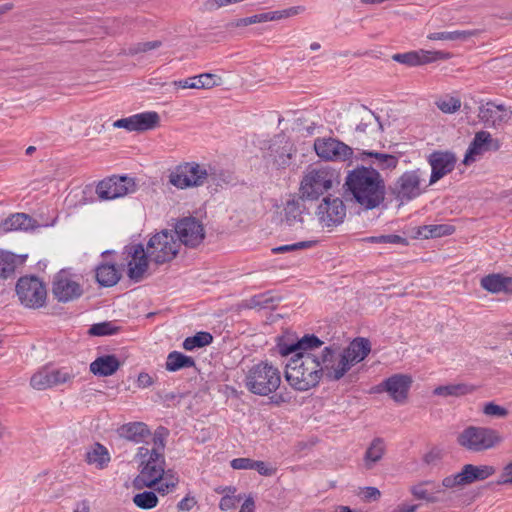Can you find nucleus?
I'll return each instance as SVG.
<instances>
[{
	"label": "nucleus",
	"mask_w": 512,
	"mask_h": 512,
	"mask_svg": "<svg viewBox=\"0 0 512 512\" xmlns=\"http://www.w3.org/2000/svg\"><path fill=\"white\" fill-rule=\"evenodd\" d=\"M315 241H301L290 245H283L272 249L273 253H286L299 249L310 248L315 245Z\"/></svg>",
	"instance_id": "52"
},
{
	"label": "nucleus",
	"mask_w": 512,
	"mask_h": 512,
	"mask_svg": "<svg viewBox=\"0 0 512 512\" xmlns=\"http://www.w3.org/2000/svg\"><path fill=\"white\" fill-rule=\"evenodd\" d=\"M135 505L141 509L149 510L157 506L158 497L152 491H144L133 497Z\"/></svg>",
	"instance_id": "44"
},
{
	"label": "nucleus",
	"mask_w": 512,
	"mask_h": 512,
	"mask_svg": "<svg viewBox=\"0 0 512 512\" xmlns=\"http://www.w3.org/2000/svg\"><path fill=\"white\" fill-rule=\"evenodd\" d=\"M153 383H154V381L148 373H145V372L139 373L138 378H137V386L139 388H147V387L151 386Z\"/></svg>",
	"instance_id": "61"
},
{
	"label": "nucleus",
	"mask_w": 512,
	"mask_h": 512,
	"mask_svg": "<svg viewBox=\"0 0 512 512\" xmlns=\"http://www.w3.org/2000/svg\"><path fill=\"white\" fill-rule=\"evenodd\" d=\"M269 21L268 13H261L248 17L249 25Z\"/></svg>",
	"instance_id": "63"
},
{
	"label": "nucleus",
	"mask_w": 512,
	"mask_h": 512,
	"mask_svg": "<svg viewBox=\"0 0 512 512\" xmlns=\"http://www.w3.org/2000/svg\"><path fill=\"white\" fill-rule=\"evenodd\" d=\"M197 505L196 498L188 493L181 501L177 504V510L179 512H189Z\"/></svg>",
	"instance_id": "55"
},
{
	"label": "nucleus",
	"mask_w": 512,
	"mask_h": 512,
	"mask_svg": "<svg viewBox=\"0 0 512 512\" xmlns=\"http://www.w3.org/2000/svg\"><path fill=\"white\" fill-rule=\"evenodd\" d=\"M417 505H410V504H400L397 507H395L392 512H415L417 510Z\"/></svg>",
	"instance_id": "64"
},
{
	"label": "nucleus",
	"mask_w": 512,
	"mask_h": 512,
	"mask_svg": "<svg viewBox=\"0 0 512 512\" xmlns=\"http://www.w3.org/2000/svg\"><path fill=\"white\" fill-rule=\"evenodd\" d=\"M253 459L250 458H235L231 461V467L233 469L242 470V469H250L252 470Z\"/></svg>",
	"instance_id": "59"
},
{
	"label": "nucleus",
	"mask_w": 512,
	"mask_h": 512,
	"mask_svg": "<svg viewBox=\"0 0 512 512\" xmlns=\"http://www.w3.org/2000/svg\"><path fill=\"white\" fill-rule=\"evenodd\" d=\"M211 166L200 165L196 162H185L176 166L169 174V183L178 189L199 187L204 185L214 175Z\"/></svg>",
	"instance_id": "6"
},
{
	"label": "nucleus",
	"mask_w": 512,
	"mask_h": 512,
	"mask_svg": "<svg viewBox=\"0 0 512 512\" xmlns=\"http://www.w3.org/2000/svg\"><path fill=\"white\" fill-rule=\"evenodd\" d=\"M180 246V242L171 231L163 230L149 239L145 251L151 262L162 265L177 256Z\"/></svg>",
	"instance_id": "7"
},
{
	"label": "nucleus",
	"mask_w": 512,
	"mask_h": 512,
	"mask_svg": "<svg viewBox=\"0 0 512 512\" xmlns=\"http://www.w3.org/2000/svg\"><path fill=\"white\" fill-rule=\"evenodd\" d=\"M161 45H162V42L159 41V40L148 41V42H141V43H137V44L129 47L127 53L129 55H136L138 53H145V52L157 49V48L161 47Z\"/></svg>",
	"instance_id": "51"
},
{
	"label": "nucleus",
	"mask_w": 512,
	"mask_h": 512,
	"mask_svg": "<svg viewBox=\"0 0 512 512\" xmlns=\"http://www.w3.org/2000/svg\"><path fill=\"white\" fill-rule=\"evenodd\" d=\"M366 158L373 159L371 166L378 171H392L399 163L398 156L375 151L362 150L357 157L361 161H365Z\"/></svg>",
	"instance_id": "28"
},
{
	"label": "nucleus",
	"mask_w": 512,
	"mask_h": 512,
	"mask_svg": "<svg viewBox=\"0 0 512 512\" xmlns=\"http://www.w3.org/2000/svg\"><path fill=\"white\" fill-rule=\"evenodd\" d=\"M239 512H255V501L251 495L245 499Z\"/></svg>",
	"instance_id": "62"
},
{
	"label": "nucleus",
	"mask_w": 512,
	"mask_h": 512,
	"mask_svg": "<svg viewBox=\"0 0 512 512\" xmlns=\"http://www.w3.org/2000/svg\"><path fill=\"white\" fill-rule=\"evenodd\" d=\"M449 58H451V54L449 52L428 51L423 49L392 55V59L395 62L408 67L421 66L438 60H447Z\"/></svg>",
	"instance_id": "22"
},
{
	"label": "nucleus",
	"mask_w": 512,
	"mask_h": 512,
	"mask_svg": "<svg viewBox=\"0 0 512 512\" xmlns=\"http://www.w3.org/2000/svg\"><path fill=\"white\" fill-rule=\"evenodd\" d=\"M385 452L384 441L381 438H375L367 448L364 456L365 466L371 469L375 463L380 461Z\"/></svg>",
	"instance_id": "39"
},
{
	"label": "nucleus",
	"mask_w": 512,
	"mask_h": 512,
	"mask_svg": "<svg viewBox=\"0 0 512 512\" xmlns=\"http://www.w3.org/2000/svg\"><path fill=\"white\" fill-rule=\"evenodd\" d=\"M499 148L500 142L498 139H494L487 131H479L475 134L463 162L469 164L475 161V157L484 151H497Z\"/></svg>",
	"instance_id": "25"
},
{
	"label": "nucleus",
	"mask_w": 512,
	"mask_h": 512,
	"mask_svg": "<svg viewBox=\"0 0 512 512\" xmlns=\"http://www.w3.org/2000/svg\"><path fill=\"white\" fill-rule=\"evenodd\" d=\"M252 470H256L262 476H272L276 473V469L264 461L254 460Z\"/></svg>",
	"instance_id": "56"
},
{
	"label": "nucleus",
	"mask_w": 512,
	"mask_h": 512,
	"mask_svg": "<svg viewBox=\"0 0 512 512\" xmlns=\"http://www.w3.org/2000/svg\"><path fill=\"white\" fill-rule=\"evenodd\" d=\"M281 384V374L277 367L268 362L253 365L245 376V387L259 396H268Z\"/></svg>",
	"instance_id": "5"
},
{
	"label": "nucleus",
	"mask_w": 512,
	"mask_h": 512,
	"mask_svg": "<svg viewBox=\"0 0 512 512\" xmlns=\"http://www.w3.org/2000/svg\"><path fill=\"white\" fill-rule=\"evenodd\" d=\"M382 131V124L379 117L366 106H362L360 114V122L357 124L352 135V142L365 145L374 134Z\"/></svg>",
	"instance_id": "19"
},
{
	"label": "nucleus",
	"mask_w": 512,
	"mask_h": 512,
	"mask_svg": "<svg viewBox=\"0 0 512 512\" xmlns=\"http://www.w3.org/2000/svg\"><path fill=\"white\" fill-rule=\"evenodd\" d=\"M495 472L496 469L490 465L476 466L473 464H466L462 467L460 472L445 477L442 480V486L445 488H454L470 485L476 481H483L487 479Z\"/></svg>",
	"instance_id": "13"
},
{
	"label": "nucleus",
	"mask_w": 512,
	"mask_h": 512,
	"mask_svg": "<svg viewBox=\"0 0 512 512\" xmlns=\"http://www.w3.org/2000/svg\"><path fill=\"white\" fill-rule=\"evenodd\" d=\"M323 342L315 335H305L291 344L279 343L278 350L282 356L294 353L286 364L285 379L298 391H306L315 387L321 379L319 357L311 352L319 348Z\"/></svg>",
	"instance_id": "1"
},
{
	"label": "nucleus",
	"mask_w": 512,
	"mask_h": 512,
	"mask_svg": "<svg viewBox=\"0 0 512 512\" xmlns=\"http://www.w3.org/2000/svg\"><path fill=\"white\" fill-rule=\"evenodd\" d=\"M195 367V360L178 351H172L168 354L165 369L169 372H176L185 368Z\"/></svg>",
	"instance_id": "35"
},
{
	"label": "nucleus",
	"mask_w": 512,
	"mask_h": 512,
	"mask_svg": "<svg viewBox=\"0 0 512 512\" xmlns=\"http://www.w3.org/2000/svg\"><path fill=\"white\" fill-rule=\"evenodd\" d=\"M118 434L129 441L135 443L139 442H152V436L147 425L143 422H131L122 425L118 429Z\"/></svg>",
	"instance_id": "29"
},
{
	"label": "nucleus",
	"mask_w": 512,
	"mask_h": 512,
	"mask_svg": "<svg viewBox=\"0 0 512 512\" xmlns=\"http://www.w3.org/2000/svg\"><path fill=\"white\" fill-rule=\"evenodd\" d=\"M123 256L127 262V276L134 282L144 278L148 269L149 257L142 244H130L125 246Z\"/></svg>",
	"instance_id": "17"
},
{
	"label": "nucleus",
	"mask_w": 512,
	"mask_h": 512,
	"mask_svg": "<svg viewBox=\"0 0 512 512\" xmlns=\"http://www.w3.org/2000/svg\"><path fill=\"white\" fill-rule=\"evenodd\" d=\"M213 341V336L209 332H198L194 336L187 337L183 342V348L191 351L195 348H202Z\"/></svg>",
	"instance_id": "42"
},
{
	"label": "nucleus",
	"mask_w": 512,
	"mask_h": 512,
	"mask_svg": "<svg viewBox=\"0 0 512 512\" xmlns=\"http://www.w3.org/2000/svg\"><path fill=\"white\" fill-rule=\"evenodd\" d=\"M242 499L241 495L235 496L234 494H226L224 495L219 503V508L222 511H228L236 507V504L240 502Z\"/></svg>",
	"instance_id": "54"
},
{
	"label": "nucleus",
	"mask_w": 512,
	"mask_h": 512,
	"mask_svg": "<svg viewBox=\"0 0 512 512\" xmlns=\"http://www.w3.org/2000/svg\"><path fill=\"white\" fill-rule=\"evenodd\" d=\"M177 240L188 247L198 246L204 239L203 225L194 217H185L179 220L175 226Z\"/></svg>",
	"instance_id": "18"
},
{
	"label": "nucleus",
	"mask_w": 512,
	"mask_h": 512,
	"mask_svg": "<svg viewBox=\"0 0 512 512\" xmlns=\"http://www.w3.org/2000/svg\"><path fill=\"white\" fill-rule=\"evenodd\" d=\"M454 227L447 224H439V225H427L422 227V230L419 231V235L424 238H434V237H442L446 235H451L454 232Z\"/></svg>",
	"instance_id": "43"
},
{
	"label": "nucleus",
	"mask_w": 512,
	"mask_h": 512,
	"mask_svg": "<svg viewBox=\"0 0 512 512\" xmlns=\"http://www.w3.org/2000/svg\"><path fill=\"white\" fill-rule=\"evenodd\" d=\"M363 498L367 501L377 500L380 498V491L376 487H365L362 490Z\"/></svg>",
	"instance_id": "60"
},
{
	"label": "nucleus",
	"mask_w": 512,
	"mask_h": 512,
	"mask_svg": "<svg viewBox=\"0 0 512 512\" xmlns=\"http://www.w3.org/2000/svg\"><path fill=\"white\" fill-rule=\"evenodd\" d=\"M457 442L469 451L481 452L501 443L502 437L492 428L469 426L458 435Z\"/></svg>",
	"instance_id": "8"
},
{
	"label": "nucleus",
	"mask_w": 512,
	"mask_h": 512,
	"mask_svg": "<svg viewBox=\"0 0 512 512\" xmlns=\"http://www.w3.org/2000/svg\"><path fill=\"white\" fill-rule=\"evenodd\" d=\"M16 293L21 304L27 308L38 309L46 302V288L34 276L21 277L16 284Z\"/></svg>",
	"instance_id": "11"
},
{
	"label": "nucleus",
	"mask_w": 512,
	"mask_h": 512,
	"mask_svg": "<svg viewBox=\"0 0 512 512\" xmlns=\"http://www.w3.org/2000/svg\"><path fill=\"white\" fill-rule=\"evenodd\" d=\"M370 350V342L365 338H357L353 340L348 347L343 348L350 368L364 360L365 357L370 353Z\"/></svg>",
	"instance_id": "32"
},
{
	"label": "nucleus",
	"mask_w": 512,
	"mask_h": 512,
	"mask_svg": "<svg viewBox=\"0 0 512 512\" xmlns=\"http://www.w3.org/2000/svg\"><path fill=\"white\" fill-rule=\"evenodd\" d=\"M121 272L114 264L103 263L96 268V280L104 287H112L118 283Z\"/></svg>",
	"instance_id": "33"
},
{
	"label": "nucleus",
	"mask_w": 512,
	"mask_h": 512,
	"mask_svg": "<svg viewBox=\"0 0 512 512\" xmlns=\"http://www.w3.org/2000/svg\"><path fill=\"white\" fill-rule=\"evenodd\" d=\"M478 117L486 127L500 128L512 117V111L502 104L487 102L479 107Z\"/></svg>",
	"instance_id": "23"
},
{
	"label": "nucleus",
	"mask_w": 512,
	"mask_h": 512,
	"mask_svg": "<svg viewBox=\"0 0 512 512\" xmlns=\"http://www.w3.org/2000/svg\"><path fill=\"white\" fill-rule=\"evenodd\" d=\"M475 390L473 385L458 383V384H449L444 386H438L433 390V394L437 396H453L460 397L467 394L472 393Z\"/></svg>",
	"instance_id": "36"
},
{
	"label": "nucleus",
	"mask_w": 512,
	"mask_h": 512,
	"mask_svg": "<svg viewBox=\"0 0 512 512\" xmlns=\"http://www.w3.org/2000/svg\"><path fill=\"white\" fill-rule=\"evenodd\" d=\"M340 184L339 174L330 167L309 166L300 183L301 198L316 200Z\"/></svg>",
	"instance_id": "4"
},
{
	"label": "nucleus",
	"mask_w": 512,
	"mask_h": 512,
	"mask_svg": "<svg viewBox=\"0 0 512 512\" xmlns=\"http://www.w3.org/2000/svg\"><path fill=\"white\" fill-rule=\"evenodd\" d=\"M136 183L127 176H112L101 180L96 186V194L101 201L114 200L135 192Z\"/></svg>",
	"instance_id": "12"
},
{
	"label": "nucleus",
	"mask_w": 512,
	"mask_h": 512,
	"mask_svg": "<svg viewBox=\"0 0 512 512\" xmlns=\"http://www.w3.org/2000/svg\"><path fill=\"white\" fill-rule=\"evenodd\" d=\"M412 382V377L407 374H394L380 384V389L386 391L395 402L404 403Z\"/></svg>",
	"instance_id": "24"
},
{
	"label": "nucleus",
	"mask_w": 512,
	"mask_h": 512,
	"mask_svg": "<svg viewBox=\"0 0 512 512\" xmlns=\"http://www.w3.org/2000/svg\"><path fill=\"white\" fill-rule=\"evenodd\" d=\"M344 186L354 201L366 210L378 207L385 199L384 178L372 166H357L349 171Z\"/></svg>",
	"instance_id": "2"
},
{
	"label": "nucleus",
	"mask_w": 512,
	"mask_h": 512,
	"mask_svg": "<svg viewBox=\"0 0 512 512\" xmlns=\"http://www.w3.org/2000/svg\"><path fill=\"white\" fill-rule=\"evenodd\" d=\"M436 106L443 113L452 114L460 109L461 101L459 98L446 96L436 101Z\"/></svg>",
	"instance_id": "49"
},
{
	"label": "nucleus",
	"mask_w": 512,
	"mask_h": 512,
	"mask_svg": "<svg viewBox=\"0 0 512 512\" xmlns=\"http://www.w3.org/2000/svg\"><path fill=\"white\" fill-rule=\"evenodd\" d=\"M52 293L59 302L66 303L79 298L83 289L65 271H60L54 277Z\"/></svg>",
	"instance_id": "21"
},
{
	"label": "nucleus",
	"mask_w": 512,
	"mask_h": 512,
	"mask_svg": "<svg viewBox=\"0 0 512 512\" xmlns=\"http://www.w3.org/2000/svg\"><path fill=\"white\" fill-rule=\"evenodd\" d=\"M315 214L322 227H334L343 222L346 216V206L339 197L328 195L318 205Z\"/></svg>",
	"instance_id": "15"
},
{
	"label": "nucleus",
	"mask_w": 512,
	"mask_h": 512,
	"mask_svg": "<svg viewBox=\"0 0 512 512\" xmlns=\"http://www.w3.org/2000/svg\"><path fill=\"white\" fill-rule=\"evenodd\" d=\"M221 84V77L212 73H203L184 80L174 81L173 85L181 89H211Z\"/></svg>",
	"instance_id": "27"
},
{
	"label": "nucleus",
	"mask_w": 512,
	"mask_h": 512,
	"mask_svg": "<svg viewBox=\"0 0 512 512\" xmlns=\"http://www.w3.org/2000/svg\"><path fill=\"white\" fill-rule=\"evenodd\" d=\"M362 241L367 242V243H376V244H400V245L408 244V241L406 238L401 237L396 234L365 237L362 239Z\"/></svg>",
	"instance_id": "47"
},
{
	"label": "nucleus",
	"mask_w": 512,
	"mask_h": 512,
	"mask_svg": "<svg viewBox=\"0 0 512 512\" xmlns=\"http://www.w3.org/2000/svg\"><path fill=\"white\" fill-rule=\"evenodd\" d=\"M305 198L290 199L288 200L283 208V217L281 222L286 226L294 229H302L304 226V213L306 207L304 205Z\"/></svg>",
	"instance_id": "26"
},
{
	"label": "nucleus",
	"mask_w": 512,
	"mask_h": 512,
	"mask_svg": "<svg viewBox=\"0 0 512 512\" xmlns=\"http://www.w3.org/2000/svg\"><path fill=\"white\" fill-rule=\"evenodd\" d=\"M16 257L13 253L0 249V279H7L14 274Z\"/></svg>",
	"instance_id": "41"
},
{
	"label": "nucleus",
	"mask_w": 512,
	"mask_h": 512,
	"mask_svg": "<svg viewBox=\"0 0 512 512\" xmlns=\"http://www.w3.org/2000/svg\"><path fill=\"white\" fill-rule=\"evenodd\" d=\"M481 287L493 294L512 293V278L499 273L484 276L480 281Z\"/></svg>",
	"instance_id": "30"
},
{
	"label": "nucleus",
	"mask_w": 512,
	"mask_h": 512,
	"mask_svg": "<svg viewBox=\"0 0 512 512\" xmlns=\"http://www.w3.org/2000/svg\"><path fill=\"white\" fill-rule=\"evenodd\" d=\"M427 161L431 166L429 185H433L454 170L457 157L450 151H434Z\"/></svg>",
	"instance_id": "20"
},
{
	"label": "nucleus",
	"mask_w": 512,
	"mask_h": 512,
	"mask_svg": "<svg viewBox=\"0 0 512 512\" xmlns=\"http://www.w3.org/2000/svg\"><path fill=\"white\" fill-rule=\"evenodd\" d=\"M483 412L488 416H494L498 418H504L508 415V410L506 408L499 406L493 402L485 404Z\"/></svg>",
	"instance_id": "53"
},
{
	"label": "nucleus",
	"mask_w": 512,
	"mask_h": 512,
	"mask_svg": "<svg viewBox=\"0 0 512 512\" xmlns=\"http://www.w3.org/2000/svg\"><path fill=\"white\" fill-rule=\"evenodd\" d=\"M164 440L161 437H153L152 442L138 448L136 459L139 463L140 474L135 479V484L148 488L155 487L164 476L165 457Z\"/></svg>",
	"instance_id": "3"
},
{
	"label": "nucleus",
	"mask_w": 512,
	"mask_h": 512,
	"mask_svg": "<svg viewBox=\"0 0 512 512\" xmlns=\"http://www.w3.org/2000/svg\"><path fill=\"white\" fill-rule=\"evenodd\" d=\"M75 378V374L71 369L59 368L51 369L42 368L30 379V385L36 390H46L66 383H71Z\"/></svg>",
	"instance_id": "16"
},
{
	"label": "nucleus",
	"mask_w": 512,
	"mask_h": 512,
	"mask_svg": "<svg viewBox=\"0 0 512 512\" xmlns=\"http://www.w3.org/2000/svg\"><path fill=\"white\" fill-rule=\"evenodd\" d=\"M314 150L321 159L333 162L351 160L354 153L352 147L332 137L315 139Z\"/></svg>",
	"instance_id": "14"
},
{
	"label": "nucleus",
	"mask_w": 512,
	"mask_h": 512,
	"mask_svg": "<svg viewBox=\"0 0 512 512\" xmlns=\"http://www.w3.org/2000/svg\"><path fill=\"white\" fill-rule=\"evenodd\" d=\"M113 126L115 128H124L128 131H136L134 115L127 117V118H121V119L116 120L113 123Z\"/></svg>",
	"instance_id": "57"
},
{
	"label": "nucleus",
	"mask_w": 512,
	"mask_h": 512,
	"mask_svg": "<svg viewBox=\"0 0 512 512\" xmlns=\"http://www.w3.org/2000/svg\"><path fill=\"white\" fill-rule=\"evenodd\" d=\"M276 299L269 293L255 295L246 300L245 307L247 308H274Z\"/></svg>",
	"instance_id": "45"
},
{
	"label": "nucleus",
	"mask_w": 512,
	"mask_h": 512,
	"mask_svg": "<svg viewBox=\"0 0 512 512\" xmlns=\"http://www.w3.org/2000/svg\"><path fill=\"white\" fill-rule=\"evenodd\" d=\"M318 357L321 377L326 376L329 380L337 381L350 370L343 348L339 346L325 347Z\"/></svg>",
	"instance_id": "10"
},
{
	"label": "nucleus",
	"mask_w": 512,
	"mask_h": 512,
	"mask_svg": "<svg viewBox=\"0 0 512 512\" xmlns=\"http://www.w3.org/2000/svg\"><path fill=\"white\" fill-rule=\"evenodd\" d=\"M119 331L113 322H101L93 324L89 329V334L92 336H107L116 334Z\"/></svg>",
	"instance_id": "48"
},
{
	"label": "nucleus",
	"mask_w": 512,
	"mask_h": 512,
	"mask_svg": "<svg viewBox=\"0 0 512 512\" xmlns=\"http://www.w3.org/2000/svg\"><path fill=\"white\" fill-rule=\"evenodd\" d=\"M478 35V30L467 31H451V32H434L428 35L430 40H449V41H466L469 38Z\"/></svg>",
	"instance_id": "40"
},
{
	"label": "nucleus",
	"mask_w": 512,
	"mask_h": 512,
	"mask_svg": "<svg viewBox=\"0 0 512 512\" xmlns=\"http://www.w3.org/2000/svg\"><path fill=\"white\" fill-rule=\"evenodd\" d=\"M86 461L90 465H95L98 469H103L110 461L108 450L103 445L96 443L86 453Z\"/></svg>",
	"instance_id": "37"
},
{
	"label": "nucleus",
	"mask_w": 512,
	"mask_h": 512,
	"mask_svg": "<svg viewBox=\"0 0 512 512\" xmlns=\"http://www.w3.org/2000/svg\"><path fill=\"white\" fill-rule=\"evenodd\" d=\"M136 131L152 130L159 126L160 116L155 111L142 112L134 115Z\"/></svg>",
	"instance_id": "38"
},
{
	"label": "nucleus",
	"mask_w": 512,
	"mask_h": 512,
	"mask_svg": "<svg viewBox=\"0 0 512 512\" xmlns=\"http://www.w3.org/2000/svg\"><path fill=\"white\" fill-rule=\"evenodd\" d=\"M179 482V478L172 470H164L163 478L157 483L156 490L161 494H167L174 490Z\"/></svg>",
	"instance_id": "46"
},
{
	"label": "nucleus",
	"mask_w": 512,
	"mask_h": 512,
	"mask_svg": "<svg viewBox=\"0 0 512 512\" xmlns=\"http://www.w3.org/2000/svg\"><path fill=\"white\" fill-rule=\"evenodd\" d=\"M422 175L423 171L420 168L405 171L389 185L390 195L400 204L416 199L424 192Z\"/></svg>",
	"instance_id": "9"
},
{
	"label": "nucleus",
	"mask_w": 512,
	"mask_h": 512,
	"mask_svg": "<svg viewBox=\"0 0 512 512\" xmlns=\"http://www.w3.org/2000/svg\"><path fill=\"white\" fill-rule=\"evenodd\" d=\"M431 484H432V482L426 481V482L412 486L410 491L413 494V496H415L417 499H422V500H426L427 502L433 503L436 501V496L433 493L429 492L425 488L426 485H431Z\"/></svg>",
	"instance_id": "50"
},
{
	"label": "nucleus",
	"mask_w": 512,
	"mask_h": 512,
	"mask_svg": "<svg viewBox=\"0 0 512 512\" xmlns=\"http://www.w3.org/2000/svg\"><path fill=\"white\" fill-rule=\"evenodd\" d=\"M442 458V452L438 448L431 449L425 454L423 460L427 465H436Z\"/></svg>",
	"instance_id": "58"
},
{
	"label": "nucleus",
	"mask_w": 512,
	"mask_h": 512,
	"mask_svg": "<svg viewBox=\"0 0 512 512\" xmlns=\"http://www.w3.org/2000/svg\"><path fill=\"white\" fill-rule=\"evenodd\" d=\"M34 220L24 213H16L1 222L2 232L13 230H29L33 228Z\"/></svg>",
	"instance_id": "34"
},
{
	"label": "nucleus",
	"mask_w": 512,
	"mask_h": 512,
	"mask_svg": "<svg viewBox=\"0 0 512 512\" xmlns=\"http://www.w3.org/2000/svg\"><path fill=\"white\" fill-rule=\"evenodd\" d=\"M121 366L119 359L112 354L102 355L97 357L90 364V371L101 377L113 375Z\"/></svg>",
	"instance_id": "31"
}]
</instances>
